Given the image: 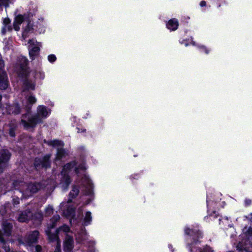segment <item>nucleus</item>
I'll return each mask as SVG.
<instances>
[{"label": "nucleus", "instance_id": "obj_51", "mask_svg": "<svg viewBox=\"0 0 252 252\" xmlns=\"http://www.w3.org/2000/svg\"><path fill=\"white\" fill-rule=\"evenodd\" d=\"M0 242L5 244L6 243L5 240L3 237V236L0 237Z\"/></svg>", "mask_w": 252, "mask_h": 252}, {"label": "nucleus", "instance_id": "obj_58", "mask_svg": "<svg viewBox=\"0 0 252 252\" xmlns=\"http://www.w3.org/2000/svg\"><path fill=\"white\" fill-rule=\"evenodd\" d=\"M1 105H0V108H1Z\"/></svg>", "mask_w": 252, "mask_h": 252}, {"label": "nucleus", "instance_id": "obj_48", "mask_svg": "<svg viewBox=\"0 0 252 252\" xmlns=\"http://www.w3.org/2000/svg\"><path fill=\"white\" fill-rule=\"evenodd\" d=\"M12 30V27L10 25H8L6 27V32H11Z\"/></svg>", "mask_w": 252, "mask_h": 252}, {"label": "nucleus", "instance_id": "obj_23", "mask_svg": "<svg viewBox=\"0 0 252 252\" xmlns=\"http://www.w3.org/2000/svg\"><path fill=\"white\" fill-rule=\"evenodd\" d=\"M77 163H78V162L76 160H74L71 161H70V162L66 163L64 165L63 169L64 170L69 171V170H71L72 169H73L74 167H75L77 165Z\"/></svg>", "mask_w": 252, "mask_h": 252}, {"label": "nucleus", "instance_id": "obj_46", "mask_svg": "<svg viewBox=\"0 0 252 252\" xmlns=\"http://www.w3.org/2000/svg\"><path fill=\"white\" fill-rule=\"evenodd\" d=\"M9 0H0V2L2 4L6 5H8Z\"/></svg>", "mask_w": 252, "mask_h": 252}, {"label": "nucleus", "instance_id": "obj_47", "mask_svg": "<svg viewBox=\"0 0 252 252\" xmlns=\"http://www.w3.org/2000/svg\"><path fill=\"white\" fill-rule=\"evenodd\" d=\"M29 115H30V114H29L27 112L22 114V119L25 120V119H26L27 118H28V117H29L28 116H29Z\"/></svg>", "mask_w": 252, "mask_h": 252}, {"label": "nucleus", "instance_id": "obj_36", "mask_svg": "<svg viewBox=\"0 0 252 252\" xmlns=\"http://www.w3.org/2000/svg\"><path fill=\"white\" fill-rule=\"evenodd\" d=\"M140 178V175L139 173H135V174H132L130 176H129V179L131 180H133L134 179H135V180H138V179H139Z\"/></svg>", "mask_w": 252, "mask_h": 252}, {"label": "nucleus", "instance_id": "obj_56", "mask_svg": "<svg viewBox=\"0 0 252 252\" xmlns=\"http://www.w3.org/2000/svg\"><path fill=\"white\" fill-rule=\"evenodd\" d=\"M10 250V248L9 247L8 248V250L7 251V250H5L6 252H7L8 251H9Z\"/></svg>", "mask_w": 252, "mask_h": 252}, {"label": "nucleus", "instance_id": "obj_19", "mask_svg": "<svg viewBox=\"0 0 252 252\" xmlns=\"http://www.w3.org/2000/svg\"><path fill=\"white\" fill-rule=\"evenodd\" d=\"M59 233H57V229L56 230L55 233H52L50 231L47 232L49 240L51 242H55L58 241L59 240Z\"/></svg>", "mask_w": 252, "mask_h": 252}, {"label": "nucleus", "instance_id": "obj_29", "mask_svg": "<svg viewBox=\"0 0 252 252\" xmlns=\"http://www.w3.org/2000/svg\"><path fill=\"white\" fill-rule=\"evenodd\" d=\"M66 215L74 219L75 217V211L73 208H69L66 210Z\"/></svg>", "mask_w": 252, "mask_h": 252}, {"label": "nucleus", "instance_id": "obj_41", "mask_svg": "<svg viewBox=\"0 0 252 252\" xmlns=\"http://www.w3.org/2000/svg\"><path fill=\"white\" fill-rule=\"evenodd\" d=\"M78 167L81 170L84 171V170H86V167L84 163H80V164H79V165L78 166Z\"/></svg>", "mask_w": 252, "mask_h": 252}, {"label": "nucleus", "instance_id": "obj_43", "mask_svg": "<svg viewBox=\"0 0 252 252\" xmlns=\"http://www.w3.org/2000/svg\"><path fill=\"white\" fill-rule=\"evenodd\" d=\"M19 25H18V24L16 22H14L13 28H14V29L16 31H18L19 30V29H20Z\"/></svg>", "mask_w": 252, "mask_h": 252}, {"label": "nucleus", "instance_id": "obj_2", "mask_svg": "<svg viewBox=\"0 0 252 252\" xmlns=\"http://www.w3.org/2000/svg\"><path fill=\"white\" fill-rule=\"evenodd\" d=\"M51 154L45 155L42 158L36 157L33 161V165L36 170L41 168L48 169L51 167Z\"/></svg>", "mask_w": 252, "mask_h": 252}, {"label": "nucleus", "instance_id": "obj_15", "mask_svg": "<svg viewBox=\"0 0 252 252\" xmlns=\"http://www.w3.org/2000/svg\"><path fill=\"white\" fill-rule=\"evenodd\" d=\"M40 183L34 182L29 184L28 188L31 193H34L37 192L40 189Z\"/></svg>", "mask_w": 252, "mask_h": 252}, {"label": "nucleus", "instance_id": "obj_31", "mask_svg": "<svg viewBox=\"0 0 252 252\" xmlns=\"http://www.w3.org/2000/svg\"><path fill=\"white\" fill-rule=\"evenodd\" d=\"M24 20V16L20 14L16 17L14 22H16L18 25H21Z\"/></svg>", "mask_w": 252, "mask_h": 252}, {"label": "nucleus", "instance_id": "obj_40", "mask_svg": "<svg viewBox=\"0 0 252 252\" xmlns=\"http://www.w3.org/2000/svg\"><path fill=\"white\" fill-rule=\"evenodd\" d=\"M36 252H42V248L39 245H37L35 247Z\"/></svg>", "mask_w": 252, "mask_h": 252}, {"label": "nucleus", "instance_id": "obj_27", "mask_svg": "<svg viewBox=\"0 0 252 252\" xmlns=\"http://www.w3.org/2000/svg\"><path fill=\"white\" fill-rule=\"evenodd\" d=\"M16 126L14 125H9V128L8 130V134L9 135L12 137L14 138L16 136L15 131L16 129Z\"/></svg>", "mask_w": 252, "mask_h": 252}, {"label": "nucleus", "instance_id": "obj_25", "mask_svg": "<svg viewBox=\"0 0 252 252\" xmlns=\"http://www.w3.org/2000/svg\"><path fill=\"white\" fill-rule=\"evenodd\" d=\"M66 152L64 149L58 148L56 154V158L57 160H61L63 157L65 156Z\"/></svg>", "mask_w": 252, "mask_h": 252}, {"label": "nucleus", "instance_id": "obj_53", "mask_svg": "<svg viewBox=\"0 0 252 252\" xmlns=\"http://www.w3.org/2000/svg\"><path fill=\"white\" fill-rule=\"evenodd\" d=\"M89 250H90V252H95V250L93 248H90Z\"/></svg>", "mask_w": 252, "mask_h": 252}, {"label": "nucleus", "instance_id": "obj_6", "mask_svg": "<svg viewBox=\"0 0 252 252\" xmlns=\"http://www.w3.org/2000/svg\"><path fill=\"white\" fill-rule=\"evenodd\" d=\"M63 249L65 252H71L74 247V240L72 236L66 234L63 242Z\"/></svg>", "mask_w": 252, "mask_h": 252}, {"label": "nucleus", "instance_id": "obj_14", "mask_svg": "<svg viewBox=\"0 0 252 252\" xmlns=\"http://www.w3.org/2000/svg\"><path fill=\"white\" fill-rule=\"evenodd\" d=\"M37 113L35 115H38L39 117L42 118H46L48 116V112L46 106L39 105L37 109Z\"/></svg>", "mask_w": 252, "mask_h": 252}, {"label": "nucleus", "instance_id": "obj_39", "mask_svg": "<svg viewBox=\"0 0 252 252\" xmlns=\"http://www.w3.org/2000/svg\"><path fill=\"white\" fill-rule=\"evenodd\" d=\"M245 206L248 207L252 204V200L250 199L246 198L245 200Z\"/></svg>", "mask_w": 252, "mask_h": 252}, {"label": "nucleus", "instance_id": "obj_10", "mask_svg": "<svg viewBox=\"0 0 252 252\" xmlns=\"http://www.w3.org/2000/svg\"><path fill=\"white\" fill-rule=\"evenodd\" d=\"M31 73L30 68L19 67L17 74L18 76L23 80L28 79Z\"/></svg>", "mask_w": 252, "mask_h": 252}, {"label": "nucleus", "instance_id": "obj_20", "mask_svg": "<svg viewBox=\"0 0 252 252\" xmlns=\"http://www.w3.org/2000/svg\"><path fill=\"white\" fill-rule=\"evenodd\" d=\"M23 84L24 85L25 89L27 91L34 90L35 88V83H31L29 80L28 78L25 80H24Z\"/></svg>", "mask_w": 252, "mask_h": 252}, {"label": "nucleus", "instance_id": "obj_26", "mask_svg": "<svg viewBox=\"0 0 252 252\" xmlns=\"http://www.w3.org/2000/svg\"><path fill=\"white\" fill-rule=\"evenodd\" d=\"M29 61L27 58L22 57L20 61L19 67L30 68L29 66Z\"/></svg>", "mask_w": 252, "mask_h": 252}, {"label": "nucleus", "instance_id": "obj_16", "mask_svg": "<svg viewBox=\"0 0 252 252\" xmlns=\"http://www.w3.org/2000/svg\"><path fill=\"white\" fill-rule=\"evenodd\" d=\"M62 181L63 187L67 189L71 182L70 177L68 173H63Z\"/></svg>", "mask_w": 252, "mask_h": 252}, {"label": "nucleus", "instance_id": "obj_32", "mask_svg": "<svg viewBox=\"0 0 252 252\" xmlns=\"http://www.w3.org/2000/svg\"><path fill=\"white\" fill-rule=\"evenodd\" d=\"M53 208L52 206L49 205L45 209V214L46 216H50L53 213Z\"/></svg>", "mask_w": 252, "mask_h": 252}, {"label": "nucleus", "instance_id": "obj_37", "mask_svg": "<svg viewBox=\"0 0 252 252\" xmlns=\"http://www.w3.org/2000/svg\"><path fill=\"white\" fill-rule=\"evenodd\" d=\"M199 48L202 51L205 53L206 54H208L209 53V50L207 48V47L204 45H201L199 46Z\"/></svg>", "mask_w": 252, "mask_h": 252}, {"label": "nucleus", "instance_id": "obj_12", "mask_svg": "<svg viewBox=\"0 0 252 252\" xmlns=\"http://www.w3.org/2000/svg\"><path fill=\"white\" fill-rule=\"evenodd\" d=\"M31 213V211L29 210H26L22 212L18 217V221L20 222H25L29 220L30 217L29 215Z\"/></svg>", "mask_w": 252, "mask_h": 252}, {"label": "nucleus", "instance_id": "obj_22", "mask_svg": "<svg viewBox=\"0 0 252 252\" xmlns=\"http://www.w3.org/2000/svg\"><path fill=\"white\" fill-rule=\"evenodd\" d=\"M92 220V213L90 211H87L83 220V225L88 226L90 224Z\"/></svg>", "mask_w": 252, "mask_h": 252}, {"label": "nucleus", "instance_id": "obj_11", "mask_svg": "<svg viewBox=\"0 0 252 252\" xmlns=\"http://www.w3.org/2000/svg\"><path fill=\"white\" fill-rule=\"evenodd\" d=\"M79 193L78 188L76 185H73L72 189L68 194V199L67 202L71 203L72 202V199L75 198Z\"/></svg>", "mask_w": 252, "mask_h": 252}, {"label": "nucleus", "instance_id": "obj_38", "mask_svg": "<svg viewBox=\"0 0 252 252\" xmlns=\"http://www.w3.org/2000/svg\"><path fill=\"white\" fill-rule=\"evenodd\" d=\"M246 235L251 237L252 236V227H249V228L245 232Z\"/></svg>", "mask_w": 252, "mask_h": 252}, {"label": "nucleus", "instance_id": "obj_33", "mask_svg": "<svg viewBox=\"0 0 252 252\" xmlns=\"http://www.w3.org/2000/svg\"><path fill=\"white\" fill-rule=\"evenodd\" d=\"M33 30V29L32 25L30 23V22H29L25 28L24 32H25L28 33L32 32Z\"/></svg>", "mask_w": 252, "mask_h": 252}, {"label": "nucleus", "instance_id": "obj_45", "mask_svg": "<svg viewBox=\"0 0 252 252\" xmlns=\"http://www.w3.org/2000/svg\"><path fill=\"white\" fill-rule=\"evenodd\" d=\"M90 189H89L88 190V194H91L92 193V192H93V184L92 183L90 184Z\"/></svg>", "mask_w": 252, "mask_h": 252}, {"label": "nucleus", "instance_id": "obj_8", "mask_svg": "<svg viewBox=\"0 0 252 252\" xmlns=\"http://www.w3.org/2000/svg\"><path fill=\"white\" fill-rule=\"evenodd\" d=\"M6 110L9 115H16L21 113V109L20 104L18 102H15L7 106Z\"/></svg>", "mask_w": 252, "mask_h": 252}, {"label": "nucleus", "instance_id": "obj_18", "mask_svg": "<svg viewBox=\"0 0 252 252\" xmlns=\"http://www.w3.org/2000/svg\"><path fill=\"white\" fill-rule=\"evenodd\" d=\"M60 219V217L59 215L54 216L50 220V223L48 224V228L49 229L54 228L56 226L57 223Z\"/></svg>", "mask_w": 252, "mask_h": 252}, {"label": "nucleus", "instance_id": "obj_9", "mask_svg": "<svg viewBox=\"0 0 252 252\" xmlns=\"http://www.w3.org/2000/svg\"><path fill=\"white\" fill-rule=\"evenodd\" d=\"M178 20L176 18H172L168 20L166 23V27L170 31L177 30L179 27Z\"/></svg>", "mask_w": 252, "mask_h": 252}, {"label": "nucleus", "instance_id": "obj_28", "mask_svg": "<svg viewBox=\"0 0 252 252\" xmlns=\"http://www.w3.org/2000/svg\"><path fill=\"white\" fill-rule=\"evenodd\" d=\"M61 231L65 233H67L70 231V228L68 225L64 224L57 229V233H60V232Z\"/></svg>", "mask_w": 252, "mask_h": 252}, {"label": "nucleus", "instance_id": "obj_44", "mask_svg": "<svg viewBox=\"0 0 252 252\" xmlns=\"http://www.w3.org/2000/svg\"><path fill=\"white\" fill-rule=\"evenodd\" d=\"M26 111H27L26 112H27L30 114L31 112V109H32L31 105L28 104V105L26 106Z\"/></svg>", "mask_w": 252, "mask_h": 252}, {"label": "nucleus", "instance_id": "obj_55", "mask_svg": "<svg viewBox=\"0 0 252 252\" xmlns=\"http://www.w3.org/2000/svg\"><path fill=\"white\" fill-rule=\"evenodd\" d=\"M3 236V234L2 233V232L0 230V237H1Z\"/></svg>", "mask_w": 252, "mask_h": 252}, {"label": "nucleus", "instance_id": "obj_17", "mask_svg": "<svg viewBox=\"0 0 252 252\" xmlns=\"http://www.w3.org/2000/svg\"><path fill=\"white\" fill-rule=\"evenodd\" d=\"M40 48L37 46H34L29 50V56L32 60H34L35 57L39 54Z\"/></svg>", "mask_w": 252, "mask_h": 252}, {"label": "nucleus", "instance_id": "obj_50", "mask_svg": "<svg viewBox=\"0 0 252 252\" xmlns=\"http://www.w3.org/2000/svg\"><path fill=\"white\" fill-rule=\"evenodd\" d=\"M182 44H184L186 46H188L189 44L188 42V40L187 39L183 40L181 42Z\"/></svg>", "mask_w": 252, "mask_h": 252}, {"label": "nucleus", "instance_id": "obj_13", "mask_svg": "<svg viewBox=\"0 0 252 252\" xmlns=\"http://www.w3.org/2000/svg\"><path fill=\"white\" fill-rule=\"evenodd\" d=\"M43 142L48 145L53 147L57 146L63 147L64 146V143L62 141L58 139H54L53 140H47L46 139H44Z\"/></svg>", "mask_w": 252, "mask_h": 252}, {"label": "nucleus", "instance_id": "obj_7", "mask_svg": "<svg viewBox=\"0 0 252 252\" xmlns=\"http://www.w3.org/2000/svg\"><path fill=\"white\" fill-rule=\"evenodd\" d=\"M9 85L6 72L0 69V90H6Z\"/></svg>", "mask_w": 252, "mask_h": 252}, {"label": "nucleus", "instance_id": "obj_5", "mask_svg": "<svg viewBox=\"0 0 252 252\" xmlns=\"http://www.w3.org/2000/svg\"><path fill=\"white\" fill-rule=\"evenodd\" d=\"M39 232L38 230H34L28 235L25 239V242L28 246L31 247L33 244H36L38 242Z\"/></svg>", "mask_w": 252, "mask_h": 252}, {"label": "nucleus", "instance_id": "obj_54", "mask_svg": "<svg viewBox=\"0 0 252 252\" xmlns=\"http://www.w3.org/2000/svg\"><path fill=\"white\" fill-rule=\"evenodd\" d=\"M2 99V95L0 94V105H1V101Z\"/></svg>", "mask_w": 252, "mask_h": 252}, {"label": "nucleus", "instance_id": "obj_21", "mask_svg": "<svg viewBox=\"0 0 252 252\" xmlns=\"http://www.w3.org/2000/svg\"><path fill=\"white\" fill-rule=\"evenodd\" d=\"M12 225L10 223L6 222L3 224V230L5 234L9 236L11 234Z\"/></svg>", "mask_w": 252, "mask_h": 252}, {"label": "nucleus", "instance_id": "obj_4", "mask_svg": "<svg viewBox=\"0 0 252 252\" xmlns=\"http://www.w3.org/2000/svg\"><path fill=\"white\" fill-rule=\"evenodd\" d=\"M43 123L42 118L39 117L38 115H32L28 118V121L25 120L21 119V124L23 125L25 129L35 128L37 125Z\"/></svg>", "mask_w": 252, "mask_h": 252}, {"label": "nucleus", "instance_id": "obj_34", "mask_svg": "<svg viewBox=\"0 0 252 252\" xmlns=\"http://www.w3.org/2000/svg\"><path fill=\"white\" fill-rule=\"evenodd\" d=\"M34 75L36 77H39L40 79H43L45 77L44 73L41 71H35Z\"/></svg>", "mask_w": 252, "mask_h": 252}, {"label": "nucleus", "instance_id": "obj_30", "mask_svg": "<svg viewBox=\"0 0 252 252\" xmlns=\"http://www.w3.org/2000/svg\"><path fill=\"white\" fill-rule=\"evenodd\" d=\"M27 102L29 104L32 105L36 102V99L35 96L31 95L28 96Z\"/></svg>", "mask_w": 252, "mask_h": 252}, {"label": "nucleus", "instance_id": "obj_1", "mask_svg": "<svg viewBox=\"0 0 252 252\" xmlns=\"http://www.w3.org/2000/svg\"><path fill=\"white\" fill-rule=\"evenodd\" d=\"M185 234L189 237L190 242H188L187 248L190 252H214V250L209 245H206L202 249L195 245L201 243L200 239L203 237V232L198 226L191 227H186L184 228Z\"/></svg>", "mask_w": 252, "mask_h": 252}, {"label": "nucleus", "instance_id": "obj_35", "mask_svg": "<svg viewBox=\"0 0 252 252\" xmlns=\"http://www.w3.org/2000/svg\"><path fill=\"white\" fill-rule=\"evenodd\" d=\"M57 60L56 56L54 54H50L48 56V60L51 63H54Z\"/></svg>", "mask_w": 252, "mask_h": 252}, {"label": "nucleus", "instance_id": "obj_57", "mask_svg": "<svg viewBox=\"0 0 252 252\" xmlns=\"http://www.w3.org/2000/svg\"><path fill=\"white\" fill-rule=\"evenodd\" d=\"M192 44H193V45H194L195 42H193Z\"/></svg>", "mask_w": 252, "mask_h": 252}, {"label": "nucleus", "instance_id": "obj_24", "mask_svg": "<svg viewBox=\"0 0 252 252\" xmlns=\"http://www.w3.org/2000/svg\"><path fill=\"white\" fill-rule=\"evenodd\" d=\"M11 22L10 19L7 17L3 19V26L2 27L1 30V33L2 35H5L6 33V27L8 25H10Z\"/></svg>", "mask_w": 252, "mask_h": 252}, {"label": "nucleus", "instance_id": "obj_49", "mask_svg": "<svg viewBox=\"0 0 252 252\" xmlns=\"http://www.w3.org/2000/svg\"><path fill=\"white\" fill-rule=\"evenodd\" d=\"M206 2L204 0H202L200 1V5L201 6V7H203V6H206Z\"/></svg>", "mask_w": 252, "mask_h": 252}, {"label": "nucleus", "instance_id": "obj_3", "mask_svg": "<svg viewBox=\"0 0 252 252\" xmlns=\"http://www.w3.org/2000/svg\"><path fill=\"white\" fill-rule=\"evenodd\" d=\"M12 154L9 150H0V174L2 173L8 168Z\"/></svg>", "mask_w": 252, "mask_h": 252}, {"label": "nucleus", "instance_id": "obj_52", "mask_svg": "<svg viewBox=\"0 0 252 252\" xmlns=\"http://www.w3.org/2000/svg\"><path fill=\"white\" fill-rule=\"evenodd\" d=\"M79 168L78 167H75V169H74V172L76 174H78L79 173Z\"/></svg>", "mask_w": 252, "mask_h": 252}, {"label": "nucleus", "instance_id": "obj_42", "mask_svg": "<svg viewBox=\"0 0 252 252\" xmlns=\"http://www.w3.org/2000/svg\"><path fill=\"white\" fill-rule=\"evenodd\" d=\"M76 129H77L78 133L85 132L86 131V129L83 127H80L77 126L76 127Z\"/></svg>", "mask_w": 252, "mask_h": 252}]
</instances>
